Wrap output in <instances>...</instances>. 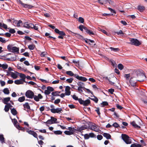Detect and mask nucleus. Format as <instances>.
I'll return each instance as SVG.
<instances>
[{
    "mask_svg": "<svg viewBox=\"0 0 147 147\" xmlns=\"http://www.w3.org/2000/svg\"><path fill=\"white\" fill-rule=\"evenodd\" d=\"M133 76H135L138 80L139 82L143 81L146 79V76L142 70H137L133 73Z\"/></svg>",
    "mask_w": 147,
    "mask_h": 147,
    "instance_id": "obj_1",
    "label": "nucleus"
},
{
    "mask_svg": "<svg viewBox=\"0 0 147 147\" xmlns=\"http://www.w3.org/2000/svg\"><path fill=\"white\" fill-rule=\"evenodd\" d=\"M7 48L10 52L16 53H19V48L16 47H13L12 45H9L7 46Z\"/></svg>",
    "mask_w": 147,
    "mask_h": 147,
    "instance_id": "obj_2",
    "label": "nucleus"
},
{
    "mask_svg": "<svg viewBox=\"0 0 147 147\" xmlns=\"http://www.w3.org/2000/svg\"><path fill=\"white\" fill-rule=\"evenodd\" d=\"M133 73L131 74V78L129 80V83L131 85L134 86H136L137 81H138L135 76H133Z\"/></svg>",
    "mask_w": 147,
    "mask_h": 147,
    "instance_id": "obj_3",
    "label": "nucleus"
},
{
    "mask_svg": "<svg viewBox=\"0 0 147 147\" xmlns=\"http://www.w3.org/2000/svg\"><path fill=\"white\" fill-rule=\"evenodd\" d=\"M129 41L130 44L136 46H138L141 44V42L136 39L129 38Z\"/></svg>",
    "mask_w": 147,
    "mask_h": 147,
    "instance_id": "obj_4",
    "label": "nucleus"
},
{
    "mask_svg": "<svg viewBox=\"0 0 147 147\" xmlns=\"http://www.w3.org/2000/svg\"><path fill=\"white\" fill-rule=\"evenodd\" d=\"M122 139L127 144H130L131 143V141L129 137L127 135L122 134L121 135Z\"/></svg>",
    "mask_w": 147,
    "mask_h": 147,
    "instance_id": "obj_5",
    "label": "nucleus"
},
{
    "mask_svg": "<svg viewBox=\"0 0 147 147\" xmlns=\"http://www.w3.org/2000/svg\"><path fill=\"white\" fill-rule=\"evenodd\" d=\"M54 30L55 32L60 35L58 37V38H60L61 39H63V36H65L66 35L65 33L63 31H59L57 29H55Z\"/></svg>",
    "mask_w": 147,
    "mask_h": 147,
    "instance_id": "obj_6",
    "label": "nucleus"
},
{
    "mask_svg": "<svg viewBox=\"0 0 147 147\" xmlns=\"http://www.w3.org/2000/svg\"><path fill=\"white\" fill-rule=\"evenodd\" d=\"M34 92L31 90H28L26 91L25 93V95L27 98H33L34 97Z\"/></svg>",
    "mask_w": 147,
    "mask_h": 147,
    "instance_id": "obj_7",
    "label": "nucleus"
},
{
    "mask_svg": "<svg viewBox=\"0 0 147 147\" xmlns=\"http://www.w3.org/2000/svg\"><path fill=\"white\" fill-rule=\"evenodd\" d=\"M98 3L102 5L105 4L107 2L109 4L113 3V2L111 0H98Z\"/></svg>",
    "mask_w": 147,
    "mask_h": 147,
    "instance_id": "obj_8",
    "label": "nucleus"
},
{
    "mask_svg": "<svg viewBox=\"0 0 147 147\" xmlns=\"http://www.w3.org/2000/svg\"><path fill=\"white\" fill-rule=\"evenodd\" d=\"M62 110L61 108H57L56 109L52 108L50 109V111L51 112L53 113H61Z\"/></svg>",
    "mask_w": 147,
    "mask_h": 147,
    "instance_id": "obj_9",
    "label": "nucleus"
},
{
    "mask_svg": "<svg viewBox=\"0 0 147 147\" xmlns=\"http://www.w3.org/2000/svg\"><path fill=\"white\" fill-rule=\"evenodd\" d=\"M74 77L78 80L84 82L86 81L87 80L86 78L82 76H80L76 74H75Z\"/></svg>",
    "mask_w": 147,
    "mask_h": 147,
    "instance_id": "obj_10",
    "label": "nucleus"
},
{
    "mask_svg": "<svg viewBox=\"0 0 147 147\" xmlns=\"http://www.w3.org/2000/svg\"><path fill=\"white\" fill-rule=\"evenodd\" d=\"M42 96L40 94H38L37 96L34 95L33 97L34 100L37 102L39 101L40 99H42Z\"/></svg>",
    "mask_w": 147,
    "mask_h": 147,
    "instance_id": "obj_11",
    "label": "nucleus"
},
{
    "mask_svg": "<svg viewBox=\"0 0 147 147\" xmlns=\"http://www.w3.org/2000/svg\"><path fill=\"white\" fill-rule=\"evenodd\" d=\"M70 88L69 86H66L65 87V95L67 96L70 95L71 94V92L70 91Z\"/></svg>",
    "mask_w": 147,
    "mask_h": 147,
    "instance_id": "obj_12",
    "label": "nucleus"
},
{
    "mask_svg": "<svg viewBox=\"0 0 147 147\" xmlns=\"http://www.w3.org/2000/svg\"><path fill=\"white\" fill-rule=\"evenodd\" d=\"M33 26V24L32 23H28V22L25 23L23 24V27L27 28H29Z\"/></svg>",
    "mask_w": 147,
    "mask_h": 147,
    "instance_id": "obj_13",
    "label": "nucleus"
},
{
    "mask_svg": "<svg viewBox=\"0 0 147 147\" xmlns=\"http://www.w3.org/2000/svg\"><path fill=\"white\" fill-rule=\"evenodd\" d=\"M90 127V129L95 131H97L98 130L97 129V125L95 124H93L91 125Z\"/></svg>",
    "mask_w": 147,
    "mask_h": 147,
    "instance_id": "obj_14",
    "label": "nucleus"
},
{
    "mask_svg": "<svg viewBox=\"0 0 147 147\" xmlns=\"http://www.w3.org/2000/svg\"><path fill=\"white\" fill-rule=\"evenodd\" d=\"M22 6L25 8H28V9H31L32 8H33L34 7V6L30 4H25L23 3L22 5Z\"/></svg>",
    "mask_w": 147,
    "mask_h": 147,
    "instance_id": "obj_15",
    "label": "nucleus"
},
{
    "mask_svg": "<svg viewBox=\"0 0 147 147\" xmlns=\"http://www.w3.org/2000/svg\"><path fill=\"white\" fill-rule=\"evenodd\" d=\"M8 74L7 75L8 76L10 75L11 76L13 79H16L18 77V75L16 74L13 72H7Z\"/></svg>",
    "mask_w": 147,
    "mask_h": 147,
    "instance_id": "obj_16",
    "label": "nucleus"
},
{
    "mask_svg": "<svg viewBox=\"0 0 147 147\" xmlns=\"http://www.w3.org/2000/svg\"><path fill=\"white\" fill-rule=\"evenodd\" d=\"M108 80L111 84L113 85L117 80V79L115 77L113 76L111 80H110L109 79H108Z\"/></svg>",
    "mask_w": 147,
    "mask_h": 147,
    "instance_id": "obj_17",
    "label": "nucleus"
},
{
    "mask_svg": "<svg viewBox=\"0 0 147 147\" xmlns=\"http://www.w3.org/2000/svg\"><path fill=\"white\" fill-rule=\"evenodd\" d=\"M28 132L29 134L32 135L35 138H36L37 139H38L37 138L38 135L36 133L31 130L28 131Z\"/></svg>",
    "mask_w": 147,
    "mask_h": 147,
    "instance_id": "obj_18",
    "label": "nucleus"
},
{
    "mask_svg": "<svg viewBox=\"0 0 147 147\" xmlns=\"http://www.w3.org/2000/svg\"><path fill=\"white\" fill-rule=\"evenodd\" d=\"M130 123L134 128H137L138 129L140 128V127L136 124L135 121L131 122Z\"/></svg>",
    "mask_w": 147,
    "mask_h": 147,
    "instance_id": "obj_19",
    "label": "nucleus"
},
{
    "mask_svg": "<svg viewBox=\"0 0 147 147\" xmlns=\"http://www.w3.org/2000/svg\"><path fill=\"white\" fill-rule=\"evenodd\" d=\"M19 76L22 80L25 82H26L25 81V79L26 78V76L25 75L22 73H20L19 74Z\"/></svg>",
    "mask_w": 147,
    "mask_h": 147,
    "instance_id": "obj_20",
    "label": "nucleus"
},
{
    "mask_svg": "<svg viewBox=\"0 0 147 147\" xmlns=\"http://www.w3.org/2000/svg\"><path fill=\"white\" fill-rule=\"evenodd\" d=\"M25 82L24 81H23L21 79L19 80H16L14 81V83L16 84H23Z\"/></svg>",
    "mask_w": 147,
    "mask_h": 147,
    "instance_id": "obj_21",
    "label": "nucleus"
},
{
    "mask_svg": "<svg viewBox=\"0 0 147 147\" xmlns=\"http://www.w3.org/2000/svg\"><path fill=\"white\" fill-rule=\"evenodd\" d=\"M10 98L9 97L5 98H4L3 102L5 104H7V102L10 101Z\"/></svg>",
    "mask_w": 147,
    "mask_h": 147,
    "instance_id": "obj_22",
    "label": "nucleus"
},
{
    "mask_svg": "<svg viewBox=\"0 0 147 147\" xmlns=\"http://www.w3.org/2000/svg\"><path fill=\"white\" fill-rule=\"evenodd\" d=\"M103 135L104 137L108 139H110L111 137L110 134L107 133H103Z\"/></svg>",
    "mask_w": 147,
    "mask_h": 147,
    "instance_id": "obj_23",
    "label": "nucleus"
},
{
    "mask_svg": "<svg viewBox=\"0 0 147 147\" xmlns=\"http://www.w3.org/2000/svg\"><path fill=\"white\" fill-rule=\"evenodd\" d=\"M13 22H15L16 23L17 22L16 26L18 27L20 26V25L22 24V22L21 20H20L18 21L16 20H14Z\"/></svg>",
    "mask_w": 147,
    "mask_h": 147,
    "instance_id": "obj_24",
    "label": "nucleus"
},
{
    "mask_svg": "<svg viewBox=\"0 0 147 147\" xmlns=\"http://www.w3.org/2000/svg\"><path fill=\"white\" fill-rule=\"evenodd\" d=\"M3 93L6 94H8L9 93V90L7 88H5L3 90Z\"/></svg>",
    "mask_w": 147,
    "mask_h": 147,
    "instance_id": "obj_25",
    "label": "nucleus"
},
{
    "mask_svg": "<svg viewBox=\"0 0 147 147\" xmlns=\"http://www.w3.org/2000/svg\"><path fill=\"white\" fill-rule=\"evenodd\" d=\"M138 10L140 12L143 11L145 9L144 6L140 5L138 6Z\"/></svg>",
    "mask_w": 147,
    "mask_h": 147,
    "instance_id": "obj_26",
    "label": "nucleus"
},
{
    "mask_svg": "<svg viewBox=\"0 0 147 147\" xmlns=\"http://www.w3.org/2000/svg\"><path fill=\"white\" fill-rule=\"evenodd\" d=\"M90 103V101L89 99H87L85 101H84L83 105L84 106H87Z\"/></svg>",
    "mask_w": 147,
    "mask_h": 147,
    "instance_id": "obj_27",
    "label": "nucleus"
},
{
    "mask_svg": "<svg viewBox=\"0 0 147 147\" xmlns=\"http://www.w3.org/2000/svg\"><path fill=\"white\" fill-rule=\"evenodd\" d=\"M23 106L25 109H30V108L29 104L28 102H26L25 104H24Z\"/></svg>",
    "mask_w": 147,
    "mask_h": 147,
    "instance_id": "obj_28",
    "label": "nucleus"
},
{
    "mask_svg": "<svg viewBox=\"0 0 147 147\" xmlns=\"http://www.w3.org/2000/svg\"><path fill=\"white\" fill-rule=\"evenodd\" d=\"M67 129L69 130V131L72 132L73 134L74 132L75 131L76 129L74 128H72L71 127H69L68 128H67Z\"/></svg>",
    "mask_w": 147,
    "mask_h": 147,
    "instance_id": "obj_29",
    "label": "nucleus"
},
{
    "mask_svg": "<svg viewBox=\"0 0 147 147\" xmlns=\"http://www.w3.org/2000/svg\"><path fill=\"white\" fill-rule=\"evenodd\" d=\"M66 74L67 75H68L70 76H74V75H75V74H74L73 73V72L72 71H67L66 72Z\"/></svg>",
    "mask_w": 147,
    "mask_h": 147,
    "instance_id": "obj_30",
    "label": "nucleus"
},
{
    "mask_svg": "<svg viewBox=\"0 0 147 147\" xmlns=\"http://www.w3.org/2000/svg\"><path fill=\"white\" fill-rule=\"evenodd\" d=\"M85 88L84 87H79L78 88L79 92L80 93H82L83 92V89Z\"/></svg>",
    "mask_w": 147,
    "mask_h": 147,
    "instance_id": "obj_31",
    "label": "nucleus"
},
{
    "mask_svg": "<svg viewBox=\"0 0 147 147\" xmlns=\"http://www.w3.org/2000/svg\"><path fill=\"white\" fill-rule=\"evenodd\" d=\"M110 49L111 51H113L115 52L118 51L119 50V49L118 48H114L112 47H110Z\"/></svg>",
    "mask_w": 147,
    "mask_h": 147,
    "instance_id": "obj_32",
    "label": "nucleus"
},
{
    "mask_svg": "<svg viewBox=\"0 0 147 147\" xmlns=\"http://www.w3.org/2000/svg\"><path fill=\"white\" fill-rule=\"evenodd\" d=\"M11 113L13 115H16L17 113V112L16 109H14L11 110Z\"/></svg>",
    "mask_w": 147,
    "mask_h": 147,
    "instance_id": "obj_33",
    "label": "nucleus"
},
{
    "mask_svg": "<svg viewBox=\"0 0 147 147\" xmlns=\"http://www.w3.org/2000/svg\"><path fill=\"white\" fill-rule=\"evenodd\" d=\"M64 133L67 135H71L73 134L72 132L70 131H65L64 132Z\"/></svg>",
    "mask_w": 147,
    "mask_h": 147,
    "instance_id": "obj_34",
    "label": "nucleus"
},
{
    "mask_svg": "<svg viewBox=\"0 0 147 147\" xmlns=\"http://www.w3.org/2000/svg\"><path fill=\"white\" fill-rule=\"evenodd\" d=\"M118 67L119 69L121 70L123 68L124 66L122 64L119 63L118 65Z\"/></svg>",
    "mask_w": 147,
    "mask_h": 147,
    "instance_id": "obj_35",
    "label": "nucleus"
},
{
    "mask_svg": "<svg viewBox=\"0 0 147 147\" xmlns=\"http://www.w3.org/2000/svg\"><path fill=\"white\" fill-rule=\"evenodd\" d=\"M25 98L24 96H22L20 97L18 99V100L21 102H22L25 100Z\"/></svg>",
    "mask_w": 147,
    "mask_h": 147,
    "instance_id": "obj_36",
    "label": "nucleus"
},
{
    "mask_svg": "<svg viewBox=\"0 0 147 147\" xmlns=\"http://www.w3.org/2000/svg\"><path fill=\"white\" fill-rule=\"evenodd\" d=\"M47 53L46 52H42L40 54V56L41 57H45L47 55Z\"/></svg>",
    "mask_w": 147,
    "mask_h": 147,
    "instance_id": "obj_37",
    "label": "nucleus"
},
{
    "mask_svg": "<svg viewBox=\"0 0 147 147\" xmlns=\"http://www.w3.org/2000/svg\"><path fill=\"white\" fill-rule=\"evenodd\" d=\"M8 65L6 64H3L1 65V67H2L4 69H5L7 68Z\"/></svg>",
    "mask_w": 147,
    "mask_h": 147,
    "instance_id": "obj_38",
    "label": "nucleus"
},
{
    "mask_svg": "<svg viewBox=\"0 0 147 147\" xmlns=\"http://www.w3.org/2000/svg\"><path fill=\"white\" fill-rule=\"evenodd\" d=\"M130 77H131V75L130 74H125L124 75V77L127 80H129Z\"/></svg>",
    "mask_w": 147,
    "mask_h": 147,
    "instance_id": "obj_39",
    "label": "nucleus"
},
{
    "mask_svg": "<svg viewBox=\"0 0 147 147\" xmlns=\"http://www.w3.org/2000/svg\"><path fill=\"white\" fill-rule=\"evenodd\" d=\"M62 132L60 131H55L54 133L57 135H60L61 134H62Z\"/></svg>",
    "mask_w": 147,
    "mask_h": 147,
    "instance_id": "obj_40",
    "label": "nucleus"
},
{
    "mask_svg": "<svg viewBox=\"0 0 147 147\" xmlns=\"http://www.w3.org/2000/svg\"><path fill=\"white\" fill-rule=\"evenodd\" d=\"M4 138L3 137V135H0V141L1 142V143H3L4 142Z\"/></svg>",
    "mask_w": 147,
    "mask_h": 147,
    "instance_id": "obj_41",
    "label": "nucleus"
},
{
    "mask_svg": "<svg viewBox=\"0 0 147 147\" xmlns=\"http://www.w3.org/2000/svg\"><path fill=\"white\" fill-rule=\"evenodd\" d=\"M35 47V46L34 45H30L28 46V48L30 50H33Z\"/></svg>",
    "mask_w": 147,
    "mask_h": 147,
    "instance_id": "obj_42",
    "label": "nucleus"
},
{
    "mask_svg": "<svg viewBox=\"0 0 147 147\" xmlns=\"http://www.w3.org/2000/svg\"><path fill=\"white\" fill-rule=\"evenodd\" d=\"M47 89L51 92L53 91L54 90V89L52 87L50 86L47 87Z\"/></svg>",
    "mask_w": 147,
    "mask_h": 147,
    "instance_id": "obj_43",
    "label": "nucleus"
},
{
    "mask_svg": "<svg viewBox=\"0 0 147 147\" xmlns=\"http://www.w3.org/2000/svg\"><path fill=\"white\" fill-rule=\"evenodd\" d=\"M78 20L79 22L82 23H83L84 22V18L82 17H79V18Z\"/></svg>",
    "mask_w": 147,
    "mask_h": 147,
    "instance_id": "obj_44",
    "label": "nucleus"
},
{
    "mask_svg": "<svg viewBox=\"0 0 147 147\" xmlns=\"http://www.w3.org/2000/svg\"><path fill=\"white\" fill-rule=\"evenodd\" d=\"M73 80V79L70 78L66 80V81L69 83H71Z\"/></svg>",
    "mask_w": 147,
    "mask_h": 147,
    "instance_id": "obj_45",
    "label": "nucleus"
},
{
    "mask_svg": "<svg viewBox=\"0 0 147 147\" xmlns=\"http://www.w3.org/2000/svg\"><path fill=\"white\" fill-rule=\"evenodd\" d=\"M51 94L53 96H59V94H57V91L52 92L51 93Z\"/></svg>",
    "mask_w": 147,
    "mask_h": 147,
    "instance_id": "obj_46",
    "label": "nucleus"
},
{
    "mask_svg": "<svg viewBox=\"0 0 147 147\" xmlns=\"http://www.w3.org/2000/svg\"><path fill=\"white\" fill-rule=\"evenodd\" d=\"M90 99L94 101L96 103H97L98 101V98L95 97L93 98H90Z\"/></svg>",
    "mask_w": 147,
    "mask_h": 147,
    "instance_id": "obj_47",
    "label": "nucleus"
},
{
    "mask_svg": "<svg viewBox=\"0 0 147 147\" xmlns=\"http://www.w3.org/2000/svg\"><path fill=\"white\" fill-rule=\"evenodd\" d=\"M9 107L7 105H5L4 109L5 111L6 112H8L9 110Z\"/></svg>",
    "mask_w": 147,
    "mask_h": 147,
    "instance_id": "obj_48",
    "label": "nucleus"
},
{
    "mask_svg": "<svg viewBox=\"0 0 147 147\" xmlns=\"http://www.w3.org/2000/svg\"><path fill=\"white\" fill-rule=\"evenodd\" d=\"M71 96L73 99H74V100H78L79 99L78 98V97L77 96H76L75 95H72Z\"/></svg>",
    "mask_w": 147,
    "mask_h": 147,
    "instance_id": "obj_49",
    "label": "nucleus"
},
{
    "mask_svg": "<svg viewBox=\"0 0 147 147\" xmlns=\"http://www.w3.org/2000/svg\"><path fill=\"white\" fill-rule=\"evenodd\" d=\"M78 85L79 87H83V86L84 85V83L81 82H78Z\"/></svg>",
    "mask_w": 147,
    "mask_h": 147,
    "instance_id": "obj_50",
    "label": "nucleus"
},
{
    "mask_svg": "<svg viewBox=\"0 0 147 147\" xmlns=\"http://www.w3.org/2000/svg\"><path fill=\"white\" fill-rule=\"evenodd\" d=\"M78 100L80 104L83 105L84 100L80 98H79Z\"/></svg>",
    "mask_w": 147,
    "mask_h": 147,
    "instance_id": "obj_51",
    "label": "nucleus"
},
{
    "mask_svg": "<svg viewBox=\"0 0 147 147\" xmlns=\"http://www.w3.org/2000/svg\"><path fill=\"white\" fill-rule=\"evenodd\" d=\"M51 119L52 120V121L53 122V123H55L56 121H57V119L53 117H51Z\"/></svg>",
    "mask_w": 147,
    "mask_h": 147,
    "instance_id": "obj_52",
    "label": "nucleus"
},
{
    "mask_svg": "<svg viewBox=\"0 0 147 147\" xmlns=\"http://www.w3.org/2000/svg\"><path fill=\"white\" fill-rule=\"evenodd\" d=\"M0 83L1 84V86H4L5 84V83L4 81H3L1 80L0 81Z\"/></svg>",
    "mask_w": 147,
    "mask_h": 147,
    "instance_id": "obj_53",
    "label": "nucleus"
},
{
    "mask_svg": "<svg viewBox=\"0 0 147 147\" xmlns=\"http://www.w3.org/2000/svg\"><path fill=\"white\" fill-rule=\"evenodd\" d=\"M44 93L45 94L48 95L51 93V92L47 89L45 91Z\"/></svg>",
    "mask_w": 147,
    "mask_h": 147,
    "instance_id": "obj_54",
    "label": "nucleus"
},
{
    "mask_svg": "<svg viewBox=\"0 0 147 147\" xmlns=\"http://www.w3.org/2000/svg\"><path fill=\"white\" fill-rule=\"evenodd\" d=\"M53 122L52 121V120H51V119L48 120L46 122V123H47L48 124H50L53 123Z\"/></svg>",
    "mask_w": 147,
    "mask_h": 147,
    "instance_id": "obj_55",
    "label": "nucleus"
},
{
    "mask_svg": "<svg viewBox=\"0 0 147 147\" xmlns=\"http://www.w3.org/2000/svg\"><path fill=\"white\" fill-rule=\"evenodd\" d=\"M38 131L39 132L42 133H45L46 132V129H39V130H38Z\"/></svg>",
    "mask_w": 147,
    "mask_h": 147,
    "instance_id": "obj_56",
    "label": "nucleus"
},
{
    "mask_svg": "<svg viewBox=\"0 0 147 147\" xmlns=\"http://www.w3.org/2000/svg\"><path fill=\"white\" fill-rule=\"evenodd\" d=\"M33 26L32 27H31V28H34L35 30H37L38 29V27L36 25H34L33 24Z\"/></svg>",
    "mask_w": 147,
    "mask_h": 147,
    "instance_id": "obj_57",
    "label": "nucleus"
},
{
    "mask_svg": "<svg viewBox=\"0 0 147 147\" xmlns=\"http://www.w3.org/2000/svg\"><path fill=\"white\" fill-rule=\"evenodd\" d=\"M100 109L99 108H96L95 111L97 113L98 115H100V113L99 111Z\"/></svg>",
    "mask_w": 147,
    "mask_h": 147,
    "instance_id": "obj_58",
    "label": "nucleus"
},
{
    "mask_svg": "<svg viewBox=\"0 0 147 147\" xmlns=\"http://www.w3.org/2000/svg\"><path fill=\"white\" fill-rule=\"evenodd\" d=\"M60 100L59 99H57L56 100L54 101V103L55 104H57L60 102Z\"/></svg>",
    "mask_w": 147,
    "mask_h": 147,
    "instance_id": "obj_59",
    "label": "nucleus"
},
{
    "mask_svg": "<svg viewBox=\"0 0 147 147\" xmlns=\"http://www.w3.org/2000/svg\"><path fill=\"white\" fill-rule=\"evenodd\" d=\"M84 138L86 139H88L90 137L88 134H86L84 135Z\"/></svg>",
    "mask_w": 147,
    "mask_h": 147,
    "instance_id": "obj_60",
    "label": "nucleus"
},
{
    "mask_svg": "<svg viewBox=\"0 0 147 147\" xmlns=\"http://www.w3.org/2000/svg\"><path fill=\"white\" fill-rule=\"evenodd\" d=\"M97 138L98 140H100L102 138V136L101 135H98L97 136Z\"/></svg>",
    "mask_w": 147,
    "mask_h": 147,
    "instance_id": "obj_61",
    "label": "nucleus"
},
{
    "mask_svg": "<svg viewBox=\"0 0 147 147\" xmlns=\"http://www.w3.org/2000/svg\"><path fill=\"white\" fill-rule=\"evenodd\" d=\"M9 32L12 34H13L15 32V31L13 29H11L9 30Z\"/></svg>",
    "mask_w": 147,
    "mask_h": 147,
    "instance_id": "obj_62",
    "label": "nucleus"
},
{
    "mask_svg": "<svg viewBox=\"0 0 147 147\" xmlns=\"http://www.w3.org/2000/svg\"><path fill=\"white\" fill-rule=\"evenodd\" d=\"M115 33H117L118 35L121 34H123V33L121 30H120L118 32H117Z\"/></svg>",
    "mask_w": 147,
    "mask_h": 147,
    "instance_id": "obj_63",
    "label": "nucleus"
},
{
    "mask_svg": "<svg viewBox=\"0 0 147 147\" xmlns=\"http://www.w3.org/2000/svg\"><path fill=\"white\" fill-rule=\"evenodd\" d=\"M113 125L115 127H117L119 126V125L117 123H114L113 124Z\"/></svg>",
    "mask_w": 147,
    "mask_h": 147,
    "instance_id": "obj_64",
    "label": "nucleus"
}]
</instances>
